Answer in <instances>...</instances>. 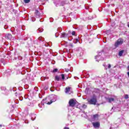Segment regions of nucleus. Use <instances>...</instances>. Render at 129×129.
Listing matches in <instances>:
<instances>
[{"mask_svg": "<svg viewBox=\"0 0 129 129\" xmlns=\"http://www.w3.org/2000/svg\"><path fill=\"white\" fill-rule=\"evenodd\" d=\"M123 43V39H122L121 38L118 39L115 42L114 46H115V47H117L119 46H120V45H121Z\"/></svg>", "mask_w": 129, "mask_h": 129, "instance_id": "obj_1", "label": "nucleus"}, {"mask_svg": "<svg viewBox=\"0 0 129 129\" xmlns=\"http://www.w3.org/2000/svg\"><path fill=\"white\" fill-rule=\"evenodd\" d=\"M76 102H77L76 100L73 99H71L69 102L70 106H72V107L75 106V105L76 104Z\"/></svg>", "mask_w": 129, "mask_h": 129, "instance_id": "obj_2", "label": "nucleus"}, {"mask_svg": "<svg viewBox=\"0 0 129 129\" xmlns=\"http://www.w3.org/2000/svg\"><path fill=\"white\" fill-rule=\"evenodd\" d=\"M89 104H96V98H93L90 100H88Z\"/></svg>", "mask_w": 129, "mask_h": 129, "instance_id": "obj_3", "label": "nucleus"}, {"mask_svg": "<svg viewBox=\"0 0 129 129\" xmlns=\"http://www.w3.org/2000/svg\"><path fill=\"white\" fill-rule=\"evenodd\" d=\"M101 53H99L98 55L95 56V59H96V61H99L100 60H103V58L101 56Z\"/></svg>", "mask_w": 129, "mask_h": 129, "instance_id": "obj_4", "label": "nucleus"}, {"mask_svg": "<svg viewBox=\"0 0 129 129\" xmlns=\"http://www.w3.org/2000/svg\"><path fill=\"white\" fill-rule=\"evenodd\" d=\"M53 98H54V99H52V100H50V102H47V104H51V103H52V102H55V101H56V100H57V96L54 95L53 96Z\"/></svg>", "mask_w": 129, "mask_h": 129, "instance_id": "obj_5", "label": "nucleus"}, {"mask_svg": "<svg viewBox=\"0 0 129 129\" xmlns=\"http://www.w3.org/2000/svg\"><path fill=\"white\" fill-rule=\"evenodd\" d=\"M92 124L94 127H95V128H96L97 127H99L100 125V123H99V122H93Z\"/></svg>", "mask_w": 129, "mask_h": 129, "instance_id": "obj_6", "label": "nucleus"}, {"mask_svg": "<svg viewBox=\"0 0 129 129\" xmlns=\"http://www.w3.org/2000/svg\"><path fill=\"white\" fill-rule=\"evenodd\" d=\"M65 92L67 94H71V93H72V92L70 91V87H68L66 88Z\"/></svg>", "mask_w": 129, "mask_h": 129, "instance_id": "obj_7", "label": "nucleus"}, {"mask_svg": "<svg viewBox=\"0 0 129 129\" xmlns=\"http://www.w3.org/2000/svg\"><path fill=\"white\" fill-rule=\"evenodd\" d=\"M99 118V115L95 114L93 115V119L94 120H98V118Z\"/></svg>", "mask_w": 129, "mask_h": 129, "instance_id": "obj_8", "label": "nucleus"}, {"mask_svg": "<svg viewBox=\"0 0 129 129\" xmlns=\"http://www.w3.org/2000/svg\"><path fill=\"white\" fill-rule=\"evenodd\" d=\"M13 37L12 36V34L10 33H8L6 35V38L8 40H11Z\"/></svg>", "mask_w": 129, "mask_h": 129, "instance_id": "obj_9", "label": "nucleus"}, {"mask_svg": "<svg viewBox=\"0 0 129 129\" xmlns=\"http://www.w3.org/2000/svg\"><path fill=\"white\" fill-rule=\"evenodd\" d=\"M68 37V34L65 33H62L61 34L60 38H67Z\"/></svg>", "mask_w": 129, "mask_h": 129, "instance_id": "obj_10", "label": "nucleus"}, {"mask_svg": "<svg viewBox=\"0 0 129 129\" xmlns=\"http://www.w3.org/2000/svg\"><path fill=\"white\" fill-rule=\"evenodd\" d=\"M108 102H112V101H114V99L113 98H108L107 99Z\"/></svg>", "mask_w": 129, "mask_h": 129, "instance_id": "obj_11", "label": "nucleus"}, {"mask_svg": "<svg viewBox=\"0 0 129 129\" xmlns=\"http://www.w3.org/2000/svg\"><path fill=\"white\" fill-rule=\"evenodd\" d=\"M122 54H123V50L120 51L119 52L118 55H119V56H122Z\"/></svg>", "mask_w": 129, "mask_h": 129, "instance_id": "obj_12", "label": "nucleus"}, {"mask_svg": "<svg viewBox=\"0 0 129 129\" xmlns=\"http://www.w3.org/2000/svg\"><path fill=\"white\" fill-rule=\"evenodd\" d=\"M37 31H38L39 33H42V32L44 31V29H43V28H39Z\"/></svg>", "mask_w": 129, "mask_h": 129, "instance_id": "obj_13", "label": "nucleus"}, {"mask_svg": "<svg viewBox=\"0 0 129 129\" xmlns=\"http://www.w3.org/2000/svg\"><path fill=\"white\" fill-rule=\"evenodd\" d=\"M55 80L59 81V80H60V77H59L58 76H55Z\"/></svg>", "mask_w": 129, "mask_h": 129, "instance_id": "obj_14", "label": "nucleus"}, {"mask_svg": "<svg viewBox=\"0 0 129 129\" xmlns=\"http://www.w3.org/2000/svg\"><path fill=\"white\" fill-rule=\"evenodd\" d=\"M38 40H39V41H42L43 42V41H44V38H43V37H39Z\"/></svg>", "mask_w": 129, "mask_h": 129, "instance_id": "obj_15", "label": "nucleus"}, {"mask_svg": "<svg viewBox=\"0 0 129 129\" xmlns=\"http://www.w3.org/2000/svg\"><path fill=\"white\" fill-rule=\"evenodd\" d=\"M24 1L25 4H29L30 3V0H24Z\"/></svg>", "mask_w": 129, "mask_h": 129, "instance_id": "obj_16", "label": "nucleus"}, {"mask_svg": "<svg viewBox=\"0 0 129 129\" xmlns=\"http://www.w3.org/2000/svg\"><path fill=\"white\" fill-rule=\"evenodd\" d=\"M61 78L62 80L65 79V76L64 75V74H61Z\"/></svg>", "mask_w": 129, "mask_h": 129, "instance_id": "obj_17", "label": "nucleus"}, {"mask_svg": "<svg viewBox=\"0 0 129 129\" xmlns=\"http://www.w3.org/2000/svg\"><path fill=\"white\" fill-rule=\"evenodd\" d=\"M57 71H58V69H55L54 70H53V73H56V72H57Z\"/></svg>", "mask_w": 129, "mask_h": 129, "instance_id": "obj_18", "label": "nucleus"}, {"mask_svg": "<svg viewBox=\"0 0 129 129\" xmlns=\"http://www.w3.org/2000/svg\"><path fill=\"white\" fill-rule=\"evenodd\" d=\"M32 22H35L36 21V18L34 17H32Z\"/></svg>", "mask_w": 129, "mask_h": 129, "instance_id": "obj_19", "label": "nucleus"}, {"mask_svg": "<svg viewBox=\"0 0 129 129\" xmlns=\"http://www.w3.org/2000/svg\"><path fill=\"white\" fill-rule=\"evenodd\" d=\"M82 107L83 108H86V107H87V106H86V105L85 104H84L83 105Z\"/></svg>", "mask_w": 129, "mask_h": 129, "instance_id": "obj_20", "label": "nucleus"}, {"mask_svg": "<svg viewBox=\"0 0 129 129\" xmlns=\"http://www.w3.org/2000/svg\"><path fill=\"white\" fill-rule=\"evenodd\" d=\"M124 98H125V99H127L128 98V95H125Z\"/></svg>", "mask_w": 129, "mask_h": 129, "instance_id": "obj_21", "label": "nucleus"}, {"mask_svg": "<svg viewBox=\"0 0 129 129\" xmlns=\"http://www.w3.org/2000/svg\"><path fill=\"white\" fill-rule=\"evenodd\" d=\"M8 28H9V26H8V25H5V26H4V29H8Z\"/></svg>", "mask_w": 129, "mask_h": 129, "instance_id": "obj_22", "label": "nucleus"}, {"mask_svg": "<svg viewBox=\"0 0 129 129\" xmlns=\"http://www.w3.org/2000/svg\"><path fill=\"white\" fill-rule=\"evenodd\" d=\"M73 36H75V31H73L72 33Z\"/></svg>", "mask_w": 129, "mask_h": 129, "instance_id": "obj_23", "label": "nucleus"}, {"mask_svg": "<svg viewBox=\"0 0 129 129\" xmlns=\"http://www.w3.org/2000/svg\"><path fill=\"white\" fill-rule=\"evenodd\" d=\"M70 46L71 47H72V48H73V44L70 43Z\"/></svg>", "mask_w": 129, "mask_h": 129, "instance_id": "obj_24", "label": "nucleus"}, {"mask_svg": "<svg viewBox=\"0 0 129 129\" xmlns=\"http://www.w3.org/2000/svg\"><path fill=\"white\" fill-rule=\"evenodd\" d=\"M108 68H111V65L110 64H108Z\"/></svg>", "mask_w": 129, "mask_h": 129, "instance_id": "obj_25", "label": "nucleus"}, {"mask_svg": "<svg viewBox=\"0 0 129 129\" xmlns=\"http://www.w3.org/2000/svg\"><path fill=\"white\" fill-rule=\"evenodd\" d=\"M65 71H66V72H68L69 71V69H65Z\"/></svg>", "mask_w": 129, "mask_h": 129, "instance_id": "obj_26", "label": "nucleus"}, {"mask_svg": "<svg viewBox=\"0 0 129 129\" xmlns=\"http://www.w3.org/2000/svg\"><path fill=\"white\" fill-rule=\"evenodd\" d=\"M64 129H69V127H64Z\"/></svg>", "mask_w": 129, "mask_h": 129, "instance_id": "obj_27", "label": "nucleus"}, {"mask_svg": "<svg viewBox=\"0 0 129 129\" xmlns=\"http://www.w3.org/2000/svg\"><path fill=\"white\" fill-rule=\"evenodd\" d=\"M76 40L77 41V42H79L78 39H76Z\"/></svg>", "mask_w": 129, "mask_h": 129, "instance_id": "obj_28", "label": "nucleus"}, {"mask_svg": "<svg viewBox=\"0 0 129 129\" xmlns=\"http://www.w3.org/2000/svg\"><path fill=\"white\" fill-rule=\"evenodd\" d=\"M0 126H1V127L3 126V125L0 124Z\"/></svg>", "mask_w": 129, "mask_h": 129, "instance_id": "obj_29", "label": "nucleus"}]
</instances>
